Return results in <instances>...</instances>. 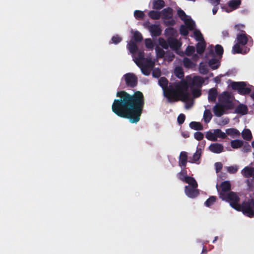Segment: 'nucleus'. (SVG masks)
<instances>
[{"label":"nucleus","instance_id":"aec40b11","mask_svg":"<svg viewBox=\"0 0 254 254\" xmlns=\"http://www.w3.org/2000/svg\"><path fill=\"white\" fill-rule=\"evenodd\" d=\"M217 91L216 88H211L209 90L208 99L209 102H215L217 98Z\"/></svg>","mask_w":254,"mask_h":254},{"label":"nucleus","instance_id":"5701e85b","mask_svg":"<svg viewBox=\"0 0 254 254\" xmlns=\"http://www.w3.org/2000/svg\"><path fill=\"white\" fill-rule=\"evenodd\" d=\"M145 55L143 51H139L137 53V58H135L133 61L134 63L138 66H140L139 61L145 62L147 59L144 58Z\"/></svg>","mask_w":254,"mask_h":254},{"label":"nucleus","instance_id":"cd10ccee","mask_svg":"<svg viewBox=\"0 0 254 254\" xmlns=\"http://www.w3.org/2000/svg\"><path fill=\"white\" fill-rule=\"evenodd\" d=\"M184 21L186 24V26L190 31H192L194 29L195 26V22L190 18H187Z\"/></svg>","mask_w":254,"mask_h":254},{"label":"nucleus","instance_id":"a211bd4d","mask_svg":"<svg viewBox=\"0 0 254 254\" xmlns=\"http://www.w3.org/2000/svg\"><path fill=\"white\" fill-rule=\"evenodd\" d=\"M204 82L203 77L200 76H194L192 80L191 85L197 87H201Z\"/></svg>","mask_w":254,"mask_h":254},{"label":"nucleus","instance_id":"13d9d810","mask_svg":"<svg viewBox=\"0 0 254 254\" xmlns=\"http://www.w3.org/2000/svg\"><path fill=\"white\" fill-rule=\"evenodd\" d=\"M165 32L167 35L173 36L175 33V30L173 27H168L165 29Z\"/></svg>","mask_w":254,"mask_h":254},{"label":"nucleus","instance_id":"79ce46f5","mask_svg":"<svg viewBox=\"0 0 254 254\" xmlns=\"http://www.w3.org/2000/svg\"><path fill=\"white\" fill-rule=\"evenodd\" d=\"M215 51L218 56L221 57L224 52L223 48L221 45L217 44L215 47Z\"/></svg>","mask_w":254,"mask_h":254},{"label":"nucleus","instance_id":"6e6552de","mask_svg":"<svg viewBox=\"0 0 254 254\" xmlns=\"http://www.w3.org/2000/svg\"><path fill=\"white\" fill-rule=\"evenodd\" d=\"M127 86L130 88H134L137 84V78L132 73H127L124 75Z\"/></svg>","mask_w":254,"mask_h":254},{"label":"nucleus","instance_id":"a878e982","mask_svg":"<svg viewBox=\"0 0 254 254\" xmlns=\"http://www.w3.org/2000/svg\"><path fill=\"white\" fill-rule=\"evenodd\" d=\"M183 65L187 68H192L195 65L190 59L186 57L183 59Z\"/></svg>","mask_w":254,"mask_h":254},{"label":"nucleus","instance_id":"7c9ffc66","mask_svg":"<svg viewBox=\"0 0 254 254\" xmlns=\"http://www.w3.org/2000/svg\"><path fill=\"white\" fill-rule=\"evenodd\" d=\"M241 3L240 0H231L228 2V6L233 9H236L239 7Z\"/></svg>","mask_w":254,"mask_h":254},{"label":"nucleus","instance_id":"774afa93","mask_svg":"<svg viewBox=\"0 0 254 254\" xmlns=\"http://www.w3.org/2000/svg\"><path fill=\"white\" fill-rule=\"evenodd\" d=\"M179 159H188V154L186 152L182 151L181 152Z\"/></svg>","mask_w":254,"mask_h":254},{"label":"nucleus","instance_id":"c756f323","mask_svg":"<svg viewBox=\"0 0 254 254\" xmlns=\"http://www.w3.org/2000/svg\"><path fill=\"white\" fill-rule=\"evenodd\" d=\"M190 127L194 130H201L203 129V126L199 122H191L190 124Z\"/></svg>","mask_w":254,"mask_h":254},{"label":"nucleus","instance_id":"39448f33","mask_svg":"<svg viewBox=\"0 0 254 254\" xmlns=\"http://www.w3.org/2000/svg\"><path fill=\"white\" fill-rule=\"evenodd\" d=\"M233 107V105L230 101H228L225 104L217 103L213 108V112L216 117H220L226 113V110L232 109Z\"/></svg>","mask_w":254,"mask_h":254},{"label":"nucleus","instance_id":"6ab92c4d","mask_svg":"<svg viewBox=\"0 0 254 254\" xmlns=\"http://www.w3.org/2000/svg\"><path fill=\"white\" fill-rule=\"evenodd\" d=\"M248 109L246 105L242 104H239L236 107L235 112L238 114L242 115H246L248 113Z\"/></svg>","mask_w":254,"mask_h":254},{"label":"nucleus","instance_id":"1a4fd4ad","mask_svg":"<svg viewBox=\"0 0 254 254\" xmlns=\"http://www.w3.org/2000/svg\"><path fill=\"white\" fill-rule=\"evenodd\" d=\"M154 66V62L150 59H147L145 62H143L142 65H140V67L142 73L146 76L150 74V71Z\"/></svg>","mask_w":254,"mask_h":254},{"label":"nucleus","instance_id":"412c9836","mask_svg":"<svg viewBox=\"0 0 254 254\" xmlns=\"http://www.w3.org/2000/svg\"><path fill=\"white\" fill-rule=\"evenodd\" d=\"M208 64L209 66L213 70L217 69L220 65L219 60L215 58L209 60Z\"/></svg>","mask_w":254,"mask_h":254},{"label":"nucleus","instance_id":"f8f14e48","mask_svg":"<svg viewBox=\"0 0 254 254\" xmlns=\"http://www.w3.org/2000/svg\"><path fill=\"white\" fill-rule=\"evenodd\" d=\"M220 188L221 190H219V197L221 198L222 197H224V195L230 192L231 188V185L229 181H226L221 184Z\"/></svg>","mask_w":254,"mask_h":254},{"label":"nucleus","instance_id":"a18cd8bd","mask_svg":"<svg viewBox=\"0 0 254 254\" xmlns=\"http://www.w3.org/2000/svg\"><path fill=\"white\" fill-rule=\"evenodd\" d=\"M133 39L134 42H140L143 39L141 34L138 31H135L133 34Z\"/></svg>","mask_w":254,"mask_h":254},{"label":"nucleus","instance_id":"f704fd0d","mask_svg":"<svg viewBox=\"0 0 254 254\" xmlns=\"http://www.w3.org/2000/svg\"><path fill=\"white\" fill-rule=\"evenodd\" d=\"M212 115L209 110H205L203 114L204 121L206 123H209L211 120Z\"/></svg>","mask_w":254,"mask_h":254},{"label":"nucleus","instance_id":"2f4dec72","mask_svg":"<svg viewBox=\"0 0 254 254\" xmlns=\"http://www.w3.org/2000/svg\"><path fill=\"white\" fill-rule=\"evenodd\" d=\"M148 16L152 19L158 20L161 17V13L157 11L151 10L148 13Z\"/></svg>","mask_w":254,"mask_h":254},{"label":"nucleus","instance_id":"3c124183","mask_svg":"<svg viewBox=\"0 0 254 254\" xmlns=\"http://www.w3.org/2000/svg\"><path fill=\"white\" fill-rule=\"evenodd\" d=\"M161 70L158 68H155L152 71V76L155 78H158L161 76Z\"/></svg>","mask_w":254,"mask_h":254},{"label":"nucleus","instance_id":"c85d7f7f","mask_svg":"<svg viewBox=\"0 0 254 254\" xmlns=\"http://www.w3.org/2000/svg\"><path fill=\"white\" fill-rule=\"evenodd\" d=\"M184 182L189 184L192 188H197V183L194 178L193 177L188 176L186 178V180Z\"/></svg>","mask_w":254,"mask_h":254},{"label":"nucleus","instance_id":"c03bdc74","mask_svg":"<svg viewBox=\"0 0 254 254\" xmlns=\"http://www.w3.org/2000/svg\"><path fill=\"white\" fill-rule=\"evenodd\" d=\"M214 132L215 133L216 138L217 137L221 138L222 139H224L227 137L226 133L223 132L220 129H216L214 130Z\"/></svg>","mask_w":254,"mask_h":254},{"label":"nucleus","instance_id":"423d86ee","mask_svg":"<svg viewBox=\"0 0 254 254\" xmlns=\"http://www.w3.org/2000/svg\"><path fill=\"white\" fill-rule=\"evenodd\" d=\"M231 87L233 90H237L241 95L249 94L252 91L251 87H247L246 83L243 81H233L231 84Z\"/></svg>","mask_w":254,"mask_h":254},{"label":"nucleus","instance_id":"20e7f679","mask_svg":"<svg viewBox=\"0 0 254 254\" xmlns=\"http://www.w3.org/2000/svg\"><path fill=\"white\" fill-rule=\"evenodd\" d=\"M222 200H225L230 203L231 206L238 211L240 208L241 204L239 203L240 197L236 192L230 191L224 197L221 198Z\"/></svg>","mask_w":254,"mask_h":254},{"label":"nucleus","instance_id":"4468645a","mask_svg":"<svg viewBox=\"0 0 254 254\" xmlns=\"http://www.w3.org/2000/svg\"><path fill=\"white\" fill-rule=\"evenodd\" d=\"M168 43L169 46L174 50H178L181 46V43L178 39L173 37H169L168 38Z\"/></svg>","mask_w":254,"mask_h":254},{"label":"nucleus","instance_id":"ea45409f","mask_svg":"<svg viewBox=\"0 0 254 254\" xmlns=\"http://www.w3.org/2000/svg\"><path fill=\"white\" fill-rule=\"evenodd\" d=\"M216 197L215 196H210L205 202V205L207 207H210L216 201Z\"/></svg>","mask_w":254,"mask_h":254},{"label":"nucleus","instance_id":"338daca9","mask_svg":"<svg viewBox=\"0 0 254 254\" xmlns=\"http://www.w3.org/2000/svg\"><path fill=\"white\" fill-rule=\"evenodd\" d=\"M216 172L220 171L222 168V164L220 162H216L215 164Z\"/></svg>","mask_w":254,"mask_h":254},{"label":"nucleus","instance_id":"bf43d9fd","mask_svg":"<svg viewBox=\"0 0 254 254\" xmlns=\"http://www.w3.org/2000/svg\"><path fill=\"white\" fill-rule=\"evenodd\" d=\"M122 38L118 35L113 36L112 38V42L115 44L119 43L122 41Z\"/></svg>","mask_w":254,"mask_h":254},{"label":"nucleus","instance_id":"bb28decb","mask_svg":"<svg viewBox=\"0 0 254 254\" xmlns=\"http://www.w3.org/2000/svg\"><path fill=\"white\" fill-rule=\"evenodd\" d=\"M242 136L243 138L248 141H250L252 139V134L251 130L249 129H245L242 132Z\"/></svg>","mask_w":254,"mask_h":254},{"label":"nucleus","instance_id":"e2e57ef3","mask_svg":"<svg viewBox=\"0 0 254 254\" xmlns=\"http://www.w3.org/2000/svg\"><path fill=\"white\" fill-rule=\"evenodd\" d=\"M201 149L200 148H197L195 153L193 155L192 159H200L201 155Z\"/></svg>","mask_w":254,"mask_h":254},{"label":"nucleus","instance_id":"393cba45","mask_svg":"<svg viewBox=\"0 0 254 254\" xmlns=\"http://www.w3.org/2000/svg\"><path fill=\"white\" fill-rule=\"evenodd\" d=\"M165 6V2L163 0H154L153 1V9L159 10Z\"/></svg>","mask_w":254,"mask_h":254},{"label":"nucleus","instance_id":"de8ad7c7","mask_svg":"<svg viewBox=\"0 0 254 254\" xmlns=\"http://www.w3.org/2000/svg\"><path fill=\"white\" fill-rule=\"evenodd\" d=\"M189 29L185 25H182L180 28V34L184 36H186L189 34Z\"/></svg>","mask_w":254,"mask_h":254},{"label":"nucleus","instance_id":"58836bf2","mask_svg":"<svg viewBox=\"0 0 254 254\" xmlns=\"http://www.w3.org/2000/svg\"><path fill=\"white\" fill-rule=\"evenodd\" d=\"M193 34L196 41L199 42L204 41L202 34L200 31L195 30L193 32Z\"/></svg>","mask_w":254,"mask_h":254},{"label":"nucleus","instance_id":"9d476101","mask_svg":"<svg viewBox=\"0 0 254 254\" xmlns=\"http://www.w3.org/2000/svg\"><path fill=\"white\" fill-rule=\"evenodd\" d=\"M144 26L148 29L152 37H157L161 34L162 30L159 25L150 24L147 22L144 23Z\"/></svg>","mask_w":254,"mask_h":254},{"label":"nucleus","instance_id":"b1692460","mask_svg":"<svg viewBox=\"0 0 254 254\" xmlns=\"http://www.w3.org/2000/svg\"><path fill=\"white\" fill-rule=\"evenodd\" d=\"M206 47V44L204 41L199 42L196 45V52L199 54H202Z\"/></svg>","mask_w":254,"mask_h":254},{"label":"nucleus","instance_id":"4c0bfd02","mask_svg":"<svg viewBox=\"0 0 254 254\" xmlns=\"http://www.w3.org/2000/svg\"><path fill=\"white\" fill-rule=\"evenodd\" d=\"M226 133L231 136H236L240 135V132L236 128H228L226 130Z\"/></svg>","mask_w":254,"mask_h":254},{"label":"nucleus","instance_id":"c9c22d12","mask_svg":"<svg viewBox=\"0 0 254 254\" xmlns=\"http://www.w3.org/2000/svg\"><path fill=\"white\" fill-rule=\"evenodd\" d=\"M175 73L176 76L180 79H182L184 77V73L181 67H176L175 69Z\"/></svg>","mask_w":254,"mask_h":254},{"label":"nucleus","instance_id":"7ed1b4c3","mask_svg":"<svg viewBox=\"0 0 254 254\" xmlns=\"http://www.w3.org/2000/svg\"><path fill=\"white\" fill-rule=\"evenodd\" d=\"M241 211L245 216L253 218L254 217V199L250 198L243 201L240 208L238 210Z\"/></svg>","mask_w":254,"mask_h":254},{"label":"nucleus","instance_id":"0e129e2a","mask_svg":"<svg viewBox=\"0 0 254 254\" xmlns=\"http://www.w3.org/2000/svg\"><path fill=\"white\" fill-rule=\"evenodd\" d=\"M175 23V21L172 18L170 19L164 20V24L166 26H174Z\"/></svg>","mask_w":254,"mask_h":254},{"label":"nucleus","instance_id":"8fccbe9b","mask_svg":"<svg viewBox=\"0 0 254 254\" xmlns=\"http://www.w3.org/2000/svg\"><path fill=\"white\" fill-rule=\"evenodd\" d=\"M195 52L194 47L191 46H188L186 49L185 54L188 56H191Z\"/></svg>","mask_w":254,"mask_h":254},{"label":"nucleus","instance_id":"680f3d73","mask_svg":"<svg viewBox=\"0 0 254 254\" xmlns=\"http://www.w3.org/2000/svg\"><path fill=\"white\" fill-rule=\"evenodd\" d=\"M186 116L183 114H181L179 115L177 118V121L179 125H182L185 122Z\"/></svg>","mask_w":254,"mask_h":254},{"label":"nucleus","instance_id":"864d4df0","mask_svg":"<svg viewBox=\"0 0 254 254\" xmlns=\"http://www.w3.org/2000/svg\"><path fill=\"white\" fill-rule=\"evenodd\" d=\"M178 176L180 180L184 182L186 180V178L188 177L187 176V171L186 170H183L178 174Z\"/></svg>","mask_w":254,"mask_h":254},{"label":"nucleus","instance_id":"f03ea898","mask_svg":"<svg viewBox=\"0 0 254 254\" xmlns=\"http://www.w3.org/2000/svg\"><path fill=\"white\" fill-rule=\"evenodd\" d=\"M189 86L186 81H184L173 85L174 91L170 93V97H167L169 102L177 101L178 97L181 98L183 101H187L189 99V93L188 92Z\"/></svg>","mask_w":254,"mask_h":254},{"label":"nucleus","instance_id":"5fc2aeb1","mask_svg":"<svg viewBox=\"0 0 254 254\" xmlns=\"http://www.w3.org/2000/svg\"><path fill=\"white\" fill-rule=\"evenodd\" d=\"M178 14L180 18L183 20L184 21L187 18V15L186 13L181 9H179L178 10Z\"/></svg>","mask_w":254,"mask_h":254},{"label":"nucleus","instance_id":"72a5a7b5","mask_svg":"<svg viewBox=\"0 0 254 254\" xmlns=\"http://www.w3.org/2000/svg\"><path fill=\"white\" fill-rule=\"evenodd\" d=\"M199 71L201 74H206L208 72V69L206 64L201 62L199 64Z\"/></svg>","mask_w":254,"mask_h":254},{"label":"nucleus","instance_id":"052dcab7","mask_svg":"<svg viewBox=\"0 0 254 254\" xmlns=\"http://www.w3.org/2000/svg\"><path fill=\"white\" fill-rule=\"evenodd\" d=\"M238 168L237 166H229L227 168V171L231 174H235L238 171Z\"/></svg>","mask_w":254,"mask_h":254},{"label":"nucleus","instance_id":"09e8293b","mask_svg":"<svg viewBox=\"0 0 254 254\" xmlns=\"http://www.w3.org/2000/svg\"><path fill=\"white\" fill-rule=\"evenodd\" d=\"M134 15L135 18L141 19L143 18L145 14L143 11L138 10H136L134 12Z\"/></svg>","mask_w":254,"mask_h":254},{"label":"nucleus","instance_id":"603ef678","mask_svg":"<svg viewBox=\"0 0 254 254\" xmlns=\"http://www.w3.org/2000/svg\"><path fill=\"white\" fill-rule=\"evenodd\" d=\"M145 44L146 48L152 49L154 47V43L151 39H146L145 40Z\"/></svg>","mask_w":254,"mask_h":254},{"label":"nucleus","instance_id":"49530a36","mask_svg":"<svg viewBox=\"0 0 254 254\" xmlns=\"http://www.w3.org/2000/svg\"><path fill=\"white\" fill-rule=\"evenodd\" d=\"M155 50L156 52V56L158 58H163L165 56V51L161 48L159 47H157Z\"/></svg>","mask_w":254,"mask_h":254},{"label":"nucleus","instance_id":"6e6d98bb","mask_svg":"<svg viewBox=\"0 0 254 254\" xmlns=\"http://www.w3.org/2000/svg\"><path fill=\"white\" fill-rule=\"evenodd\" d=\"M192 94L194 98L198 97L201 94V90L198 88L192 89Z\"/></svg>","mask_w":254,"mask_h":254},{"label":"nucleus","instance_id":"4d7b16f0","mask_svg":"<svg viewBox=\"0 0 254 254\" xmlns=\"http://www.w3.org/2000/svg\"><path fill=\"white\" fill-rule=\"evenodd\" d=\"M194 136L197 140L200 141L203 138L204 135L201 132L197 131L194 133Z\"/></svg>","mask_w":254,"mask_h":254},{"label":"nucleus","instance_id":"f3484780","mask_svg":"<svg viewBox=\"0 0 254 254\" xmlns=\"http://www.w3.org/2000/svg\"><path fill=\"white\" fill-rule=\"evenodd\" d=\"M209 150L215 153H220L223 151V146L219 143H212L209 147Z\"/></svg>","mask_w":254,"mask_h":254},{"label":"nucleus","instance_id":"9b49d317","mask_svg":"<svg viewBox=\"0 0 254 254\" xmlns=\"http://www.w3.org/2000/svg\"><path fill=\"white\" fill-rule=\"evenodd\" d=\"M249 38H251V36L247 34L245 31H242V33H239L237 35L236 41L242 46H244L248 43Z\"/></svg>","mask_w":254,"mask_h":254},{"label":"nucleus","instance_id":"f257e3e1","mask_svg":"<svg viewBox=\"0 0 254 254\" xmlns=\"http://www.w3.org/2000/svg\"><path fill=\"white\" fill-rule=\"evenodd\" d=\"M116 96L119 99L114 100L112 111L120 117L128 119L131 123L139 122L145 104L143 93L137 91L131 95L125 91H120Z\"/></svg>","mask_w":254,"mask_h":254},{"label":"nucleus","instance_id":"a19ab883","mask_svg":"<svg viewBox=\"0 0 254 254\" xmlns=\"http://www.w3.org/2000/svg\"><path fill=\"white\" fill-rule=\"evenodd\" d=\"M205 137L208 140L212 141H215L217 140L215 133L214 132H212L210 131H207L206 133Z\"/></svg>","mask_w":254,"mask_h":254},{"label":"nucleus","instance_id":"0eeeda50","mask_svg":"<svg viewBox=\"0 0 254 254\" xmlns=\"http://www.w3.org/2000/svg\"><path fill=\"white\" fill-rule=\"evenodd\" d=\"M169 81L168 79L165 77H161L158 80V84L162 88L164 96L166 97H169L170 93L173 92L174 89H173V85L170 84L168 86Z\"/></svg>","mask_w":254,"mask_h":254},{"label":"nucleus","instance_id":"ddd939ff","mask_svg":"<svg viewBox=\"0 0 254 254\" xmlns=\"http://www.w3.org/2000/svg\"><path fill=\"white\" fill-rule=\"evenodd\" d=\"M197 188H192L187 186L185 187V191L186 195L191 198L196 197L199 194V191L198 190H196Z\"/></svg>","mask_w":254,"mask_h":254},{"label":"nucleus","instance_id":"473e14b6","mask_svg":"<svg viewBox=\"0 0 254 254\" xmlns=\"http://www.w3.org/2000/svg\"><path fill=\"white\" fill-rule=\"evenodd\" d=\"M243 145V141L241 140L236 139L232 140L231 146L233 148L237 149L242 147Z\"/></svg>","mask_w":254,"mask_h":254},{"label":"nucleus","instance_id":"69168bd1","mask_svg":"<svg viewBox=\"0 0 254 254\" xmlns=\"http://www.w3.org/2000/svg\"><path fill=\"white\" fill-rule=\"evenodd\" d=\"M245 27V26L243 24H239L235 25V29L237 31H239L240 33H242V31H245L243 29Z\"/></svg>","mask_w":254,"mask_h":254},{"label":"nucleus","instance_id":"4be33fe9","mask_svg":"<svg viewBox=\"0 0 254 254\" xmlns=\"http://www.w3.org/2000/svg\"><path fill=\"white\" fill-rule=\"evenodd\" d=\"M127 48L130 53L132 54H135L138 50V47L134 41L132 40H130L128 43Z\"/></svg>","mask_w":254,"mask_h":254},{"label":"nucleus","instance_id":"dca6fc26","mask_svg":"<svg viewBox=\"0 0 254 254\" xmlns=\"http://www.w3.org/2000/svg\"><path fill=\"white\" fill-rule=\"evenodd\" d=\"M160 13L164 20L170 19L173 17V9L170 7L163 9Z\"/></svg>","mask_w":254,"mask_h":254},{"label":"nucleus","instance_id":"e433bc0d","mask_svg":"<svg viewBox=\"0 0 254 254\" xmlns=\"http://www.w3.org/2000/svg\"><path fill=\"white\" fill-rule=\"evenodd\" d=\"M242 45L236 43L233 46L232 48V52L233 54H240L242 52V48H241Z\"/></svg>","mask_w":254,"mask_h":254},{"label":"nucleus","instance_id":"37998d69","mask_svg":"<svg viewBox=\"0 0 254 254\" xmlns=\"http://www.w3.org/2000/svg\"><path fill=\"white\" fill-rule=\"evenodd\" d=\"M159 44L164 49H168L169 48V44L168 40L166 41L163 38H159L158 39Z\"/></svg>","mask_w":254,"mask_h":254},{"label":"nucleus","instance_id":"2eb2a0df","mask_svg":"<svg viewBox=\"0 0 254 254\" xmlns=\"http://www.w3.org/2000/svg\"><path fill=\"white\" fill-rule=\"evenodd\" d=\"M241 173L245 178L253 177L254 179V168L246 166L242 171Z\"/></svg>","mask_w":254,"mask_h":254}]
</instances>
